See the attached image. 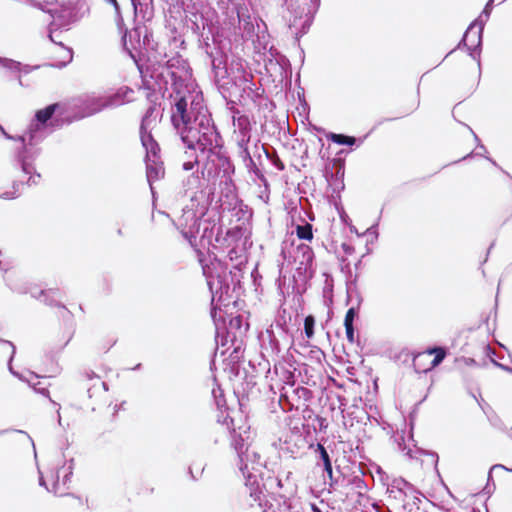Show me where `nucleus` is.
<instances>
[{
	"label": "nucleus",
	"instance_id": "nucleus-13",
	"mask_svg": "<svg viewBox=\"0 0 512 512\" xmlns=\"http://www.w3.org/2000/svg\"><path fill=\"white\" fill-rule=\"evenodd\" d=\"M300 248L303 250V256L307 260L306 266H310L314 257L312 249L309 246H301Z\"/></svg>",
	"mask_w": 512,
	"mask_h": 512
},
{
	"label": "nucleus",
	"instance_id": "nucleus-11",
	"mask_svg": "<svg viewBox=\"0 0 512 512\" xmlns=\"http://www.w3.org/2000/svg\"><path fill=\"white\" fill-rule=\"evenodd\" d=\"M314 325H315V318L312 315L306 316L304 320V331L307 338H312L314 336Z\"/></svg>",
	"mask_w": 512,
	"mask_h": 512
},
{
	"label": "nucleus",
	"instance_id": "nucleus-18",
	"mask_svg": "<svg viewBox=\"0 0 512 512\" xmlns=\"http://www.w3.org/2000/svg\"><path fill=\"white\" fill-rule=\"evenodd\" d=\"M239 125L245 124L246 126L249 125L248 119L246 117H240L238 119Z\"/></svg>",
	"mask_w": 512,
	"mask_h": 512
},
{
	"label": "nucleus",
	"instance_id": "nucleus-20",
	"mask_svg": "<svg viewBox=\"0 0 512 512\" xmlns=\"http://www.w3.org/2000/svg\"><path fill=\"white\" fill-rule=\"evenodd\" d=\"M73 333H74L73 330L69 331L68 337H67V339H65V342H64L65 344H67L72 339Z\"/></svg>",
	"mask_w": 512,
	"mask_h": 512
},
{
	"label": "nucleus",
	"instance_id": "nucleus-8",
	"mask_svg": "<svg viewBox=\"0 0 512 512\" xmlns=\"http://www.w3.org/2000/svg\"><path fill=\"white\" fill-rule=\"evenodd\" d=\"M317 451L319 452L320 458L323 461L325 472L327 473L329 479L332 480V478H333L332 463H331V459H330V456H329L326 448L321 443H318Z\"/></svg>",
	"mask_w": 512,
	"mask_h": 512
},
{
	"label": "nucleus",
	"instance_id": "nucleus-23",
	"mask_svg": "<svg viewBox=\"0 0 512 512\" xmlns=\"http://www.w3.org/2000/svg\"><path fill=\"white\" fill-rule=\"evenodd\" d=\"M276 165L278 166V168L280 170H283L284 169V164L278 159V162L276 163Z\"/></svg>",
	"mask_w": 512,
	"mask_h": 512
},
{
	"label": "nucleus",
	"instance_id": "nucleus-21",
	"mask_svg": "<svg viewBox=\"0 0 512 512\" xmlns=\"http://www.w3.org/2000/svg\"><path fill=\"white\" fill-rule=\"evenodd\" d=\"M192 168H193V164L191 162H188V163L184 164V169L185 170H191Z\"/></svg>",
	"mask_w": 512,
	"mask_h": 512
},
{
	"label": "nucleus",
	"instance_id": "nucleus-5",
	"mask_svg": "<svg viewBox=\"0 0 512 512\" xmlns=\"http://www.w3.org/2000/svg\"><path fill=\"white\" fill-rule=\"evenodd\" d=\"M57 112L59 113V115H62L64 113V110H63V107L61 104L54 103V104L48 105L44 109L38 110L36 112L35 117H36L37 121L44 124L48 120H50L52 118V116Z\"/></svg>",
	"mask_w": 512,
	"mask_h": 512
},
{
	"label": "nucleus",
	"instance_id": "nucleus-2",
	"mask_svg": "<svg viewBox=\"0 0 512 512\" xmlns=\"http://www.w3.org/2000/svg\"><path fill=\"white\" fill-rule=\"evenodd\" d=\"M443 347H432L419 352L413 357V367L417 373H427L438 366L446 357Z\"/></svg>",
	"mask_w": 512,
	"mask_h": 512
},
{
	"label": "nucleus",
	"instance_id": "nucleus-14",
	"mask_svg": "<svg viewBox=\"0 0 512 512\" xmlns=\"http://www.w3.org/2000/svg\"><path fill=\"white\" fill-rule=\"evenodd\" d=\"M261 495L262 491L259 488V486H256L255 488H251L250 496L253 498L255 502L261 503Z\"/></svg>",
	"mask_w": 512,
	"mask_h": 512
},
{
	"label": "nucleus",
	"instance_id": "nucleus-10",
	"mask_svg": "<svg viewBox=\"0 0 512 512\" xmlns=\"http://www.w3.org/2000/svg\"><path fill=\"white\" fill-rule=\"evenodd\" d=\"M296 235L299 239L311 241L313 239L312 225L310 223L298 225L296 227Z\"/></svg>",
	"mask_w": 512,
	"mask_h": 512
},
{
	"label": "nucleus",
	"instance_id": "nucleus-6",
	"mask_svg": "<svg viewBox=\"0 0 512 512\" xmlns=\"http://www.w3.org/2000/svg\"><path fill=\"white\" fill-rule=\"evenodd\" d=\"M462 41L464 46H466L469 51H472L480 45L481 35L475 30L473 26H470L465 32Z\"/></svg>",
	"mask_w": 512,
	"mask_h": 512
},
{
	"label": "nucleus",
	"instance_id": "nucleus-3",
	"mask_svg": "<svg viewBox=\"0 0 512 512\" xmlns=\"http://www.w3.org/2000/svg\"><path fill=\"white\" fill-rule=\"evenodd\" d=\"M84 377L92 382V385L87 387V392L91 400L95 398L93 404H106L109 401L107 384L92 371L86 372Z\"/></svg>",
	"mask_w": 512,
	"mask_h": 512
},
{
	"label": "nucleus",
	"instance_id": "nucleus-25",
	"mask_svg": "<svg viewBox=\"0 0 512 512\" xmlns=\"http://www.w3.org/2000/svg\"><path fill=\"white\" fill-rule=\"evenodd\" d=\"M275 482L277 483V486L282 487V481L279 478H275Z\"/></svg>",
	"mask_w": 512,
	"mask_h": 512
},
{
	"label": "nucleus",
	"instance_id": "nucleus-19",
	"mask_svg": "<svg viewBox=\"0 0 512 512\" xmlns=\"http://www.w3.org/2000/svg\"><path fill=\"white\" fill-rule=\"evenodd\" d=\"M65 58L67 59V61H71V59H72V51L70 49L66 50Z\"/></svg>",
	"mask_w": 512,
	"mask_h": 512
},
{
	"label": "nucleus",
	"instance_id": "nucleus-9",
	"mask_svg": "<svg viewBox=\"0 0 512 512\" xmlns=\"http://www.w3.org/2000/svg\"><path fill=\"white\" fill-rule=\"evenodd\" d=\"M327 138L332 142L339 145H349L352 146L355 144L356 139L352 136H346L343 134L330 133Z\"/></svg>",
	"mask_w": 512,
	"mask_h": 512
},
{
	"label": "nucleus",
	"instance_id": "nucleus-17",
	"mask_svg": "<svg viewBox=\"0 0 512 512\" xmlns=\"http://www.w3.org/2000/svg\"><path fill=\"white\" fill-rule=\"evenodd\" d=\"M107 3L112 5L115 9H119V4L117 0H105Z\"/></svg>",
	"mask_w": 512,
	"mask_h": 512
},
{
	"label": "nucleus",
	"instance_id": "nucleus-24",
	"mask_svg": "<svg viewBox=\"0 0 512 512\" xmlns=\"http://www.w3.org/2000/svg\"><path fill=\"white\" fill-rule=\"evenodd\" d=\"M465 57L469 60V62H470L471 64H473V59H472V55H471V53L466 54V55H465Z\"/></svg>",
	"mask_w": 512,
	"mask_h": 512
},
{
	"label": "nucleus",
	"instance_id": "nucleus-1",
	"mask_svg": "<svg viewBox=\"0 0 512 512\" xmlns=\"http://www.w3.org/2000/svg\"><path fill=\"white\" fill-rule=\"evenodd\" d=\"M206 132H201L200 135H196L195 127L182 132V140L189 148H198L202 152L212 151L215 147L219 146L218 140L220 138L219 133L210 121H206Z\"/></svg>",
	"mask_w": 512,
	"mask_h": 512
},
{
	"label": "nucleus",
	"instance_id": "nucleus-15",
	"mask_svg": "<svg viewBox=\"0 0 512 512\" xmlns=\"http://www.w3.org/2000/svg\"><path fill=\"white\" fill-rule=\"evenodd\" d=\"M182 236L188 241L192 247H196V236L191 232L182 231Z\"/></svg>",
	"mask_w": 512,
	"mask_h": 512
},
{
	"label": "nucleus",
	"instance_id": "nucleus-22",
	"mask_svg": "<svg viewBox=\"0 0 512 512\" xmlns=\"http://www.w3.org/2000/svg\"><path fill=\"white\" fill-rule=\"evenodd\" d=\"M311 509H312V511H313V512H322V511L320 510V508H319L317 505H315V504H312V505H311Z\"/></svg>",
	"mask_w": 512,
	"mask_h": 512
},
{
	"label": "nucleus",
	"instance_id": "nucleus-7",
	"mask_svg": "<svg viewBox=\"0 0 512 512\" xmlns=\"http://www.w3.org/2000/svg\"><path fill=\"white\" fill-rule=\"evenodd\" d=\"M356 316V311L353 307L349 308L344 318V326L346 337L349 343L353 344L355 341L353 322Z\"/></svg>",
	"mask_w": 512,
	"mask_h": 512
},
{
	"label": "nucleus",
	"instance_id": "nucleus-4",
	"mask_svg": "<svg viewBox=\"0 0 512 512\" xmlns=\"http://www.w3.org/2000/svg\"><path fill=\"white\" fill-rule=\"evenodd\" d=\"M171 121L181 136L183 131L193 128L190 126V116L187 113V100L184 97H181L175 103Z\"/></svg>",
	"mask_w": 512,
	"mask_h": 512
},
{
	"label": "nucleus",
	"instance_id": "nucleus-16",
	"mask_svg": "<svg viewBox=\"0 0 512 512\" xmlns=\"http://www.w3.org/2000/svg\"><path fill=\"white\" fill-rule=\"evenodd\" d=\"M206 121H210L208 118L203 117L198 123V128H195L196 135H200L201 132H206Z\"/></svg>",
	"mask_w": 512,
	"mask_h": 512
},
{
	"label": "nucleus",
	"instance_id": "nucleus-12",
	"mask_svg": "<svg viewBox=\"0 0 512 512\" xmlns=\"http://www.w3.org/2000/svg\"><path fill=\"white\" fill-rule=\"evenodd\" d=\"M419 103H420L419 94L417 92L412 97L411 104H410L409 108L406 110V115H409V114L413 113L414 111H416L418 109V107H419Z\"/></svg>",
	"mask_w": 512,
	"mask_h": 512
}]
</instances>
